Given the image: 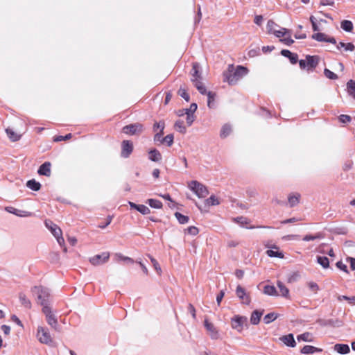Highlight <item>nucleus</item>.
<instances>
[{"label": "nucleus", "mask_w": 355, "mask_h": 355, "mask_svg": "<svg viewBox=\"0 0 355 355\" xmlns=\"http://www.w3.org/2000/svg\"><path fill=\"white\" fill-rule=\"evenodd\" d=\"M72 137L71 134H67V135L64 136H58L54 139L55 141H61L67 139H71Z\"/></svg>", "instance_id": "62"}, {"label": "nucleus", "mask_w": 355, "mask_h": 355, "mask_svg": "<svg viewBox=\"0 0 355 355\" xmlns=\"http://www.w3.org/2000/svg\"><path fill=\"white\" fill-rule=\"evenodd\" d=\"M114 257H115L116 261L123 260V261H126L131 263H134V260L132 258L123 256L121 253H116Z\"/></svg>", "instance_id": "47"}, {"label": "nucleus", "mask_w": 355, "mask_h": 355, "mask_svg": "<svg viewBox=\"0 0 355 355\" xmlns=\"http://www.w3.org/2000/svg\"><path fill=\"white\" fill-rule=\"evenodd\" d=\"M27 187L33 191H38L40 189L41 184L40 182H36L35 180H28L26 183Z\"/></svg>", "instance_id": "33"}, {"label": "nucleus", "mask_w": 355, "mask_h": 355, "mask_svg": "<svg viewBox=\"0 0 355 355\" xmlns=\"http://www.w3.org/2000/svg\"><path fill=\"white\" fill-rule=\"evenodd\" d=\"M137 210L144 215H147L150 212V209L144 205H139Z\"/></svg>", "instance_id": "50"}, {"label": "nucleus", "mask_w": 355, "mask_h": 355, "mask_svg": "<svg viewBox=\"0 0 355 355\" xmlns=\"http://www.w3.org/2000/svg\"><path fill=\"white\" fill-rule=\"evenodd\" d=\"M165 127V123L164 121H161L159 122H155L153 125V131L155 132H159L160 130L164 131Z\"/></svg>", "instance_id": "45"}, {"label": "nucleus", "mask_w": 355, "mask_h": 355, "mask_svg": "<svg viewBox=\"0 0 355 355\" xmlns=\"http://www.w3.org/2000/svg\"><path fill=\"white\" fill-rule=\"evenodd\" d=\"M173 135L169 134L167 135L165 137L162 139L163 143L166 142L168 146H171L173 144Z\"/></svg>", "instance_id": "51"}, {"label": "nucleus", "mask_w": 355, "mask_h": 355, "mask_svg": "<svg viewBox=\"0 0 355 355\" xmlns=\"http://www.w3.org/2000/svg\"><path fill=\"white\" fill-rule=\"evenodd\" d=\"M263 293L268 295H278V292L274 286L266 285L263 288Z\"/></svg>", "instance_id": "28"}, {"label": "nucleus", "mask_w": 355, "mask_h": 355, "mask_svg": "<svg viewBox=\"0 0 355 355\" xmlns=\"http://www.w3.org/2000/svg\"><path fill=\"white\" fill-rule=\"evenodd\" d=\"M188 187L200 198H205L209 194L207 187L196 180L191 181Z\"/></svg>", "instance_id": "3"}, {"label": "nucleus", "mask_w": 355, "mask_h": 355, "mask_svg": "<svg viewBox=\"0 0 355 355\" xmlns=\"http://www.w3.org/2000/svg\"><path fill=\"white\" fill-rule=\"evenodd\" d=\"M277 318V315L275 313H270L266 315L263 318V321L266 324H269L274 321Z\"/></svg>", "instance_id": "42"}, {"label": "nucleus", "mask_w": 355, "mask_h": 355, "mask_svg": "<svg viewBox=\"0 0 355 355\" xmlns=\"http://www.w3.org/2000/svg\"><path fill=\"white\" fill-rule=\"evenodd\" d=\"M263 311L255 310L252 313L250 317V322L254 324H258L260 322L261 315H263Z\"/></svg>", "instance_id": "18"}, {"label": "nucleus", "mask_w": 355, "mask_h": 355, "mask_svg": "<svg viewBox=\"0 0 355 355\" xmlns=\"http://www.w3.org/2000/svg\"><path fill=\"white\" fill-rule=\"evenodd\" d=\"M278 26L272 20H269L267 23V30L269 33H272L275 31V28Z\"/></svg>", "instance_id": "52"}, {"label": "nucleus", "mask_w": 355, "mask_h": 355, "mask_svg": "<svg viewBox=\"0 0 355 355\" xmlns=\"http://www.w3.org/2000/svg\"><path fill=\"white\" fill-rule=\"evenodd\" d=\"M191 78H198V79H201V76L199 72V64L198 63H193V67L191 69Z\"/></svg>", "instance_id": "36"}, {"label": "nucleus", "mask_w": 355, "mask_h": 355, "mask_svg": "<svg viewBox=\"0 0 355 355\" xmlns=\"http://www.w3.org/2000/svg\"><path fill=\"white\" fill-rule=\"evenodd\" d=\"M291 31L288 29H286V28H280L279 30H275L273 31V34L277 37H282L284 36H286L288 33H290Z\"/></svg>", "instance_id": "34"}, {"label": "nucleus", "mask_w": 355, "mask_h": 355, "mask_svg": "<svg viewBox=\"0 0 355 355\" xmlns=\"http://www.w3.org/2000/svg\"><path fill=\"white\" fill-rule=\"evenodd\" d=\"M280 41L288 46L291 45L294 42V40L291 37V33L285 36V37L283 39H281Z\"/></svg>", "instance_id": "53"}, {"label": "nucleus", "mask_w": 355, "mask_h": 355, "mask_svg": "<svg viewBox=\"0 0 355 355\" xmlns=\"http://www.w3.org/2000/svg\"><path fill=\"white\" fill-rule=\"evenodd\" d=\"M325 324H329L333 327H339L342 325V322L339 320H329Z\"/></svg>", "instance_id": "61"}, {"label": "nucleus", "mask_w": 355, "mask_h": 355, "mask_svg": "<svg viewBox=\"0 0 355 355\" xmlns=\"http://www.w3.org/2000/svg\"><path fill=\"white\" fill-rule=\"evenodd\" d=\"M340 48H344L345 51H353L355 49V46L352 43H344V42H339V44L337 45V49H340Z\"/></svg>", "instance_id": "35"}, {"label": "nucleus", "mask_w": 355, "mask_h": 355, "mask_svg": "<svg viewBox=\"0 0 355 355\" xmlns=\"http://www.w3.org/2000/svg\"><path fill=\"white\" fill-rule=\"evenodd\" d=\"M201 79H198V78H191V81L193 83L194 86L198 89V87L203 85V83L200 80Z\"/></svg>", "instance_id": "64"}, {"label": "nucleus", "mask_w": 355, "mask_h": 355, "mask_svg": "<svg viewBox=\"0 0 355 355\" xmlns=\"http://www.w3.org/2000/svg\"><path fill=\"white\" fill-rule=\"evenodd\" d=\"M6 134H7L8 137H9V139L12 141H18L21 137V135L16 133L11 128H7L6 130Z\"/></svg>", "instance_id": "27"}, {"label": "nucleus", "mask_w": 355, "mask_h": 355, "mask_svg": "<svg viewBox=\"0 0 355 355\" xmlns=\"http://www.w3.org/2000/svg\"><path fill=\"white\" fill-rule=\"evenodd\" d=\"M341 28L347 31L351 32L353 29V24L351 21L349 20H343L340 24Z\"/></svg>", "instance_id": "37"}, {"label": "nucleus", "mask_w": 355, "mask_h": 355, "mask_svg": "<svg viewBox=\"0 0 355 355\" xmlns=\"http://www.w3.org/2000/svg\"><path fill=\"white\" fill-rule=\"evenodd\" d=\"M133 150L132 143L128 140H124L122 142V150H121V156L123 157L127 158L130 156Z\"/></svg>", "instance_id": "11"}, {"label": "nucleus", "mask_w": 355, "mask_h": 355, "mask_svg": "<svg viewBox=\"0 0 355 355\" xmlns=\"http://www.w3.org/2000/svg\"><path fill=\"white\" fill-rule=\"evenodd\" d=\"M175 129L182 134H185L187 128L184 125V121L182 120H178L174 124Z\"/></svg>", "instance_id": "29"}, {"label": "nucleus", "mask_w": 355, "mask_h": 355, "mask_svg": "<svg viewBox=\"0 0 355 355\" xmlns=\"http://www.w3.org/2000/svg\"><path fill=\"white\" fill-rule=\"evenodd\" d=\"M148 257L150 259V261H151L155 270L157 271V272L159 275H160L162 272V269H161V267H160L159 264L158 263L157 261L155 259H154L153 257H151L150 254H148Z\"/></svg>", "instance_id": "44"}, {"label": "nucleus", "mask_w": 355, "mask_h": 355, "mask_svg": "<svg viewBox=\"0 0 355 355\" xmlns=\"http://www.w3.org/2000/svg\"><path fill=\"white\" fill-rule=\"evenodd\" d=\"M324 74L327 78L331 80H336L338 78L337 75L328 69H324Z\"/></svg>", "instance_id": "49"}, {"label": "nucleus", "mask_w": 355, "mask_h": 355, "mask_svg": "<svg viewBox=\"0 0 355 355\" xmlns=\"http://www.w3.org/2000/svg\"><path fill=\"white\" fill-rule=\"evenodd\" d=\"M248 73V69L245 67L239 65L235 68L233 64H230L227 71L223 73L224 81L231 85H236Z\"/></svg>", "instance_id": "1"}, {"label": "nucleus", "mask_w": 355, "mask_h": 355, "mask_svg": "<svg viewBox=\"0 0 355 355\" xmlns=\"http://www.w3.org/2000/svg\"><path fill=\"white\" fill-rule=\"evenodd\" d=\"M246 317L236 315L232 319V327L241 332L243 329V325L247 322Z\"/></svg>", "instance_id": "8"}, {"label": "nucleus", "mask_w": 355, "mask_h": 355, "mask_svg": "<svg viewBox=\"0 0 355 355\" xmlns=\"http://www.w3.org/2000/svg\"><path fill=\"white\" fill-rule=\"evenodd\" d=\"M277 287L279 288L278 295H281L284 297H288L289 296V290L285 286V285L278 281L277 282Z\"/></svg>", "instance_id": "21"}, {"label": "nucleus", "mask_w": 355, "mask_h": 355, "mask_svg": "<svg viewBox=\"0 0 355 355\" xmlns=\"http://www.w3.org/2000/svg\"><path fill=\"white\" fill-rule=\"evenodd\" d=\"M175 216L180 224H186L189 222V220L188 216H184L179 212H175Z\"/></svg>", "instance_id": "38"}, {"label": "nucleus", "mask_w": 355, "mask_h": 355, "mask_svg": "<svg viewBox=\"0 0 355 355\" xmlns=\"http://www.w3.org/2000/svg\"><path fill=\"white\" fill-rule=\"evenodd\" d=\"M31 292L35 296H37L38 302L44 307V306H49L48 302L50 297V292L47 288L42 286H35L31 288Z\"/></svg>", "instance_id": "2"}, {"label": "nucleus", "mask_w": 355, "mask_h": 355, "mask_svg": "<svg viewBox=\"0 0 355 355\" xmlns=\"http://www.w3.org/2000/svg\"><path fill=\"white\" fill-rule=\"evenodd\" d=\"M109 258H110V253L105 252L101 254H97V255H95V256L89 258V262L93 266H99V265L106 263L109 260Z\"/></svg>", "instance_id": "7"}, {"label": "nucleus", "mask_w": 355, "mask_h": 355, "mask_svg": "<svg viewBox=\"0 0 355 355\" xmlns=\"http://www.w3.org/2000/svg\"><path fill=\"white\" fill-rule=\"evenodd\" d=\"M37 338L38 340L44 344H50L52 341L51 336L48 329L42 327H39L37 332Z\"/></svg>", "instance_id": "5"}, {"label": "nucleus", "mask_w": 355, "mask_h": 355, "mask_svg": "<svg viewBox=\"0 0 355 355\" xmlns=\"http://www.w3.org/2000/svg\"><path fill=\"white\" fill-rule=\"evenodd\" d=\"M187 115V123L189 126L191 125V124L193 123V122L195 120V116L193 114H191V113H187L186 114Z\"/></svg>", "instance_id": "59"}, {"label": "nucleus", "mask_w": 355, "mask_h": 355, "mask_svg": "<svg viewBox=\"0 0 355 355\" xmlns=\"http://www.w3.org/2000/svg\"><path fill=\"white\" fill-rule=\"evenodd\" d=\"M205 327L209 332L211 339L216 340L219 338V334L212 323H210L207 320H205Z\"/></svg>", "instance_id": "12"}, {"label": "nucleus", "mask_w": 355, "mask_h": 355, "mask_svg": "<svg viewBox=\"0 0 355 355\" xmlns=\"http://www.w3.org/2000/svg\"><path fill=\"white\" fill-rule=\"evenodd\" d=\"M232 131V128L230 124H228V123L224 124L222 126L221 130L220 131V137L221 138H226L231 134Z\"/></svg>", "instance_id": "20"}, {"label": "nucleus", "mask_w": 355, "mask_h": 355, "mask_svg": "<svg viewBox=\"0 0 355 355\" xmlns=\"http://www.w3.org/2000/svg\"><path fill=\"white\" fill-rule=\"evenodd\" d=\"M188 234L195 236L198 234V229L195 226H190L187 229Z\"/></svg>", "instance_id": "57"}, {"label": "nucleus", "mask_w": 355, "mask_h": 355, "mask_svg": "<svg viewBox=\"0 0 355 355\" xmlns=\"http://www.w3.org/2000/svg\"><path fill=\"white\" fill-rule=\"evenodd\" d=\"M347 91L349 95L352 96L354 98H355V81L353 80H349L347 83Z\"/></svg>", "instance_id": "26"}, {"label": "nucleus", "mask_w": 355, "mask_h": 355, "mask_svg": "<svg viewBox=\"0 0 355 355\" xmlns=\"http://www.w3.org/2000/svg\"><path fill=\"white\" fill-rule=\"evenodd\" d=\"M336 266L340 270H343V271H344L345 272H348L347 266L345 263H343L341 261H338L336 263Z\"/></svg>", "instance_id": "63"}, {"label": "nucleus", "mask_w": 355, "mask_h": 355, "mask_svg": "<svg viewBox=\"0 0 355 355\" xmlns=\"http://www.w3.org/2000/svg\"><path fill=\"white\" fill-rule=\"evenodd\" d=\"M19 301H20L21 304L25 308H26V309H31V302L29 300V299H28V297H26V295L24 293H20L19 294Z\"/></svg>", "instance_id": "25"}, {"label": "nucleus", "mask_w": 355, "mask_h": 355, "mask_svg": "<svg viewBox=\"0 0 355 355\" xmlns=\"http://www.w3.org/2000/svg\"><path fill=\"white\" fill-rule=\"evenodd\" d=\"M207 97H208L207 105L209 108H213L214 106V98H215V94H214L211 92H207Z\"/></svg>", "instance_id": "46"}, {"label": "nucleus", "mask_w": 355, "mask_h": 355, "mask_svg": "<svg viewBox=\"0 0 355 355\" xmlns=\"http://www.w3.org/2000/svg\"><path fill=\"white\" fill-rule=\"evenodd\" d=\"M220 204L218 199L214 195L211 196L209 198L206 199L205 201V205L206 207L218 205Z\"/></svg>", "instance_id": "30"}, {"label": "nucleus", "mask_w": 355, "mask_h": 355, "mask_svg": "<svg viewBox=\"0 0 355 355\" xmlns=\"http://www.w3.org/2000/svg\"><path fill=\"white\" fill-rule=\"evenodd\" d=\"M281 54L288 58L292 64H296L297 62L298 56L296 53H293L289 50L284 49L281 51Z\"/></svg>", "instance_id": "16"}, {"label": "nucleus", "mask_w": 355, "mask_h": 355, "mask_svg": "<svg viewBox=\"0 0 355 355\" xmlns=\"http://www.w3.org/2000/svg\"><path fill=\"white\" fill-rule=\"evenodd\" d=\"M323 238V236L321 233H317L315 235H306L303 237V241H310L315 239H321Z\"/></svg>", "instance_id": "41"}, {"label": "nucleus", "mask_w": 355, "mask_h": 355, "mask_svg": "<svg viewBox=\"0 0 355 355\" xmlns=\"http://www.w3.org/2000/svg\"><path fill=\"white\" fill-rule=\"evenodd\" d=\"M178 94L182 97L186 101L189 102L190 100L189 95L187 92L186 89L183 87H180L178 90Z\"/></svg>", "instance_id": "48"}, {"label": "nucleus", "mask_w": 355, "mask_h": 355, "mask_svg": "<svg viewBox=\"0 0 355 355\" xmlns=\"http://www.w3.org/2000/svg\"><path fill=\"white\" fill-rule=\"evenodd\" d=\"M338 300L341 301L343 300H347L350 304H355V297H347L345 295H340L338 297Z\"/></svg>", "instance_id": "54"}, {"label": "nucleus", "mask_w": 355, "mask_h": 355, "mask_svg": "<svg viewBox=\"0 0 355 355\" xmlns=\"http://www.w3.org/2000/svg\"><path fill=\"white\" fill-rule=\"evenodd\" d=\"M300 195L299 193H293L289 195L288 198L290 207H293L297 205L300 202Z\"/></svg>", "instance_id": "22"}, {"label": "nucleus", "mask_w": 355, "mask_h": 355, "mask_svg": "<svg viewBox=\"0 0 355 355\" xmlns=\"http://www.w3.org/2000/svg\"><path fill=\"white\" fill-rule=\"evenodd\" d=\"M317 262L323 268H327L329 266V259L326 257L318 256Z\"/></svg>", "instance_id": "31"}, {"label": "nucleus", "mask_w": 355, "mask_h": 355, "mask_svg": "<svg viewBox=\"0 0 355 355\" xmlns=\"http://www.w3.org/2000/svg\"><path fill=\"white\" fill-rule=\"evenodd\" d=\"M45 226L51 231L54 236L62 234L61 229L52 221L45 220Z\"/></svg>", "instance_id": "13"}, {"label": "nucleus", "mask_w": 355, "mask_h": 355, "mask_svg": "<svg viewBox=\"0 0 355 355\" xmlns=\"http://www.w3.org/2000/svg\"><path fill=\"white\" fill-rule=\"evenodd\" d=\"M308 286L309 288V289L313 291L314 293H317V292L319 291V286L318 285L313 282H310L308 283Z\"/></svg>", "instance_id": "55"}, {"label": "nucleus", "mask_w": 355, "mask_h": 355, "mask_svg": "<svg viewBox=\"0 0 355 355\" xmlns=\"http://www.w3.org/2000/svg\"><path fill=\"white\" fill-rule=\"evenodd\" d=\"M5 210L8 213L15 214L19 217H30L33 216V213L30 211L17 209L13 207H6Z\"/></svg>", "instance_id": "10"}, {"label": "nucleus", "mask_w": 355, "mask_h": 355, "mask_svg": "<svg viewBox=\"0 0 355 355\" xmlns=\"http://www.w3.org/2000/svg\"><path fill=\"white\" fill-rule=\"evenodd\" d=\"M266 254L270 257L284 258V254L279 250L278 247L274 245L272 249L266 251Z\"/></svg>", "instance_id": "17"}, {"label": "nucleus", "mask_w": 355, "mask_h": 355, "mask_svg": "<svg viewBox=\"0 0 355 355\" xmlns=\"http://www.w3.org/2000/svg\"><path fill=\"white\" fill-rule=\"evenodd\" d=\"M143 131V125L141 123H136L125 125L123 128V133L130 135L140 134Z\"/></svg>", "instance_id": "6"}, {"label": "nucleus", "mask_w": 355, "mask_h": 355, "mask_svg": "<svg viewBox=\"0 0 355 355\" xmlns=\"http://www.w3.org/2000/svg\"><path fill=\"white\" fill-rule=\"evenodd\" d=\"M38 173L40 175H45V176H50L51 175V163L50 162H44L42 164L39 169H38Z\"/></svg>", "instance_id": "15"}, {"label": "nucleus", "mask_w": 355, "mask_h": 355, "mask_svg": "<svg viewBox=\"0 0 355 355\" xmlns=\"http://www.w3.org/2000/svg\"><path fill=\"white\" fill-rule=\"evenodd\" d=\"M311 37L318 42H326L327 35L322 33H318L312 35Z\"/></svg>", "instance_id": "40"}, {"label": "nucleus", "mask_w": 355, "mask_h": 355, "mask_svg": "<svg viewBox=\"0 0 355 355\" xmlns=\"http://www.w3.org/2000/svg\"><path fill=\"white\" fill-rule=\"evenodd\" d=\"M317 350V348L311 345H305L302 349L301 352L304 354H313Z\"/></svg>", "instance_id": "43"}, {"label": "nucleus", "mask_w": 355, "mask_h": 355, "mask_svg": "<svg viewBox=\"0 0 355 355\" xmlns=\"http://www.w3.org/2000/svg\"><path fill=\"white\" fill-rule=\"evenodd\" d=\"M279 339L281 341L284 343V344H285L288 347H295L296 345L293 334H292L283 336Z\"/></svg>", "instance_id": "14"}, {"label": "nucleus", "mask_w": 355, "mask_h": 355, "mask_svg": "<svg viewBox=\"0 0 355 355\" xmlns=\"http://www.w3.org/2000/svg\"><path fill=\"white\" fill-rule=\"evenodd\" d=\"M149 159L153 162H159L162 159V155L157 149H153L149 152Z\"/></svg>", "instance_id": "24"}, {"label": "nucleus", "mask_w": 355, "mask_h": 355, "mask_svg": "<svg viewBox=\"0 0 355 355\" xmlns=\"http://www.w3.org/2000/svg\"><path fill=\"white\" fill-rule=\"evenodd\" d=\"M197 107H198V106H197L196 103H191L190 105V107L186 109L185 114L191 113V114H193V113L196 111Z\"/></svg>", "instance_id": "58"}, {"label": "nucleus", "mask_w": 355, "mask_h": 355, "mask_svg": "<svg viewBox=\"0 0 355 355\" xmlns=\"http://www.w3.org/2000/svg\"><path fill=\"white\" fill-rule=\"evenodd\" d=\"M339 120L341 123H346L351 121V117L349 115L341 114L339 116Z\"/></svg>", "instance_id": "60"}, {"label": "nucleus", "mask_w": 355, "mask_h": 355, "mask_svg": "<svg viewBox=\"0 0 355 355\" xmlns=\"http://www.w3.org/2000/svg\"><path fill=\"white\" fill-rule=\"evenodd\" d=\"M42 311L46 315L47 323L53 329L58 330V321L52 313L51 307L49 306H44V307H42Z\"/></svg>", "instance_id": "4"}, {"label": "nucleus", "mask_w": 355, "mask_h": 355, "mask_svg": "<svg viewBox=\"0 0 355 355\" xmlns=\"http://www.w3.org/2000/svg\"><path fill=\"white\" fill-rule=\"evenodd\" d=\"M164 135V131L160 130L159 132H157L155 133L154 136V141L157 142L159 141L160 143H163L162 141V135Z\"/></svg>", "instance_id": "56"}, {"label": "nucleus", "mask_w": 355, "mask_h": 355, "mask_svg": "<svg viewBox=\"0 0 355 355\" xmlns=\"http://www.w3.org/2000/svg\"><path fill=\"white\" fill-rule=\"evenodd\" d=\"M334 350L340 354H347L350 352L349 347L346 344H336Z\"/></svg>", "instance_id": "19"}, {"label": "nucleus", "mask_w": 355, "mask_h": 355, "mask_svg": "<svg viewBox=\"0 0 355 355\" xmlns=\"http://www.w3.org/2000/svg\"><path fill=\"white\" fill-rule=\"evenodd\" d=\"M308 68H315L318 64V58L317 56L307 55L306 58Z\"/></svg>", "instance_id": "23"}, {"label": "nucleus", "mask_w": 355, "mask_h": 355, "mask_svg": "<svg viewBox=\"0 0 355 355\" xmlns=\"http://www.w3.org/2000/svg\"><path fill=\"white\" fill-rule=\"evenodd\" d=\"M148 203L150 207L155 209H160L162 207V202L156 199H148Z\"/></svg>", "instance_id": "39"}, {"label": "nucleus", "mask_w": 355, "mask_h": 355, "mask_svg": "<svg viewBox=\"0 0 355 355\" xmlns=\"http://www.w3.org/2000/svg\"><path fill=\"white\" fill-rule=\"evenodd\" d=\"M297 340L299 341H305V342H312L313 338L312 335L309 332H306L302 334L298 335L297 337Z\"/></svg>", "instance_id": "32"}, {"label": "nucleus", "mask_w": 355, "mask_h": 355, "mask_svg": "<svg viewBox=\"0 0 355 355\" xmlns=\"http://www.w3.org/2000/svg\"><path fill=\"white\" fill-rule=\"evenodd\" d=\"M236 294L237 297L242 301V303L249 304L250 303V297L249 294L245 292V290L239 285L236 289Z\"/></svg>", "instance_id": "9"}]
</instances>
